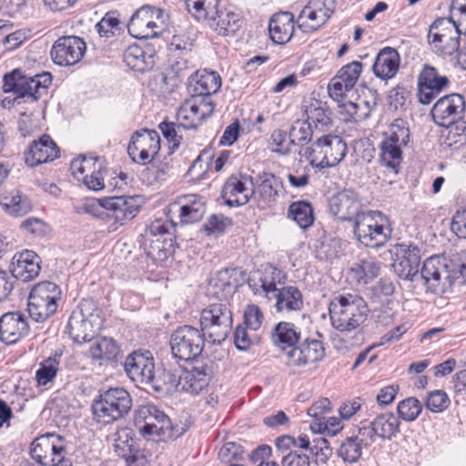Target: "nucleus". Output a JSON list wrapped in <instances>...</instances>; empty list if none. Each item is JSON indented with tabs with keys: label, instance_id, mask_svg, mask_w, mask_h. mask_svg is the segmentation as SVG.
Returning <instances> with one entry per match:
<instances>
[{
	"label": "nucleus",
	"instance_id": "obj_5",
	"mask_svg": "<svg viewBox=\"0 0 466 466\" xmlns=\"http://www.w3.org/2000/svg\"><path fill=\"white\" fill-rule=\"evenodd\" d=\"M353 233L365 247L378 248L391 238L392 228L387 216L380 211L370 210L355 218Z\"/></svg>",
	"mask_w": 466,
	"mask_h": 466
},
{
	"label": "nucleus",
	"instance_id": "obj_60",
	"mask_svg": "<svg viewBox=\"0 0 466 466\" xmlns=\"http://www.w3.org/2000/svg\"><path fill=\"white\" fill-rule=\"evenodd\" d=\"M159 128L165 138L169 143H172V149L178 148L182 140V135L180 134L181 129H183L182 125L179 122L177 124L173 122H162L159 124Z\"/></svg>",
	"mask_w": 466,
	"mask_h": 466
},
{
	"label": "nucleus",
	"instance_id": "obj_23",
	"mask_svg": "<svg viewBox=\"0 0 466 466\" xmlns=\"http://www.w3.org/2000/svg\"><path fill=\"white\" fill-rule=\"evenodd\" d=\"M329 210L341 221L355 220L361 210L362 205L359 194L351 189H344L332 196L329 200Z\"/></svg>",
	"mask_w": 466,
	"mask_h": 466
},
{
	"label": "nucleus",
	"instance_id": "obj_56",
	"mask_svg": "<svg viewBox=\"0 0 466 466\" xmlns=\"http://www.w3.org/2000/svg\"><path fill=\"white\" fill-rule=\"evenodd\" d=\"M308 121L311 120L321 127H328L331 124L330 112L325 104L320 101L312 102L307 108Z\"/></svg>",
	"mask_w": 466,
	"mask_h": 466
},
{
	"label": "nucleus",
	"instance_id": "obj_33",
	"mask_svg": "<svg viewBox=\"0 0 466 466\" xmlns=\"http://www.w3.org/2000/svg\"><path fill=\"white\" fill-rule=\"evenodd\" d=\"M272 41L279 45L289 42L294 34V16L289 12L274 15L268 25Z\"/></svg>",
	"mask_w": 466,
	"mask_h": 466
},
{
	"label": "nucleus",
	"instance_id": "obj_12",
	"mask_svg": "<svg viewBox=\"0 0 466 466\" xmlns=\"http://www.w3.org/2000/svg\"><path fill=\"white\" fill-rule=\"evenodd\" d=\"M30 454L43 466H73L66 457L65 440L60 435L46 433L36 438L31 444Z\"/></svg>",
	"mask_w": 466,
	"mask_h": 466
},
{
	"label": "nucleus",
	"instance_id": "obj_19",
	"mask_svg": "<svg viewBox=\"0 0 466 466\" xmlns=\"http://www.w3.org/2000/svg\"><path fill=\"white\" fill-rule=\"evenodd\" d=\"M104 160L100 157H81L71 162L73 176L82 180L91 190L103 189L104 185Z\"/></svg>",
	"mask_w": 466,
	"mask_h": 466
},
{
	"label": "nucleus",
	"instance_id": "obj_13",
	"mask_svg": "<svg viewBox=\"0 0 466 466\" xmlns=\"http://www.w3.org/2000/svg\"><path fill=\"white\" fill-rule=\"evenodd\" d=\"M461 29L453 20L440 17L430 26L428 42L435 53L450 56L459 51Z\"/></svg>",
	"mask_w": 466,
	"mask_h": 466
},
{
	"label": "nucleus",
	"instance_id": "obj_43",
	"mask_svg": "<svg viewBox=\"0 0 466 466\" xmlns=\"http://www.w3.org/2000/svg\"><path fill=\"white\" fill-rule=\"evenodd\" d=\"M89 354L93 360H111L119 353V347L112 338L99 337L91 339Z\"/></svg>",
	"mask_w": 466,
	"mask_h": 466
},
{
	"label": "nucleus",
	"instance_id": "obj_21",
	"mask_svg": "<svg viewBox=\"0 0 466 466\" xmlns=\"http://www.w3.org/2000/svg\"><path fill=\"white\" fill-rule=\"evenodd\" d=\"M86 46L78 36L67 35L59 37L53 45L50 55L53 61L62 66L77 64L84 56Z\"/></svg>",
	"mask_w": 466,
	"mask_h": 466
},
{
	"label": "nucleus",
	"instance_id": "obj_3",
	"mask_svg": "<svg viewBox=\"0 0 466 466\" xmlns=\"http://www.w3.org/2000/svg\"><path fill=\"white\" fill-rule=\"evenodd\" d=\"M3 81V91L12 93L14 97L4 98L2 105L4 107H11L15 104H21L22 100L37 101L46 92L51 83V75L47 73L32 76L25 75L20 69H15L5 75Z\"/></svg>",
	"mask_w": 466,
	"mask_h": 466
},
{
	"label": "nucleus",
	"instance_id": "obj_26",
	"mask_svg": "<svg viewBox=\"0 0 466 466\" xmlns=\"http://www.w3.org/2000/svg\"><path fill=\"white\" fill-rule=\"evenodd\" d=\"M221 86V78L215 71L198 70L187 79V91L191 96L210 98Z\"/></svg>",
	"mask_w": 466,
	"mask_h": 466
},
{
	"label": "nucleus",
	"instance_id": "obj_38",
	"mask_svg": "<svg viewBox=\"0 0 466 466\" xmlns=\"http://www.w3.org/2000/svg\"><path fill=\"white\" fill-rule=\"evenodd\" d=\"M209 377L204 366L181 370L179 390L198 394L208 385Z\"/></svg>",
	"mask_w": 466,
	"mask_h": 466
},
{
	"label": "nucleus",
	"instance_id": "obj_44",
	"mask_svg": "<svg viewBox=\"0 0 466 466\" xmlns=\"http://www.w3.org/2000/svg\"><path fill=\"white\" fill-rule=\"evenodd\" d=\"M410 129L407 123L400 118L395 119L383 133L382 141L396 145L403 149L410 141Z\"/></svg>",
	"mask_w": 466,
	"mask_h": 466
},
{
	"label": "nucleus",
	"instance_id": "obj_30",
	"mask_svg": "<svg viewBox=\"0 0 466 466\" xmlns=\"http://www.w3.org/2000/svg\"><path fill=\"white\" fill-rule=\"evenodd\" d=\"M154 367L152 358L137 352L129 354L124 364L125 371L133 381L147 385L152 380Z\"/></svg>",
	"mask_w": 466,
	"mask_h": 466
},
{
	"label": "nucleus",
	"instance_id": "obj_52",
	"mask_svg": "<svg viewBox=\"0 0 466 466\" xmlns=\"http://www.w3.org/2000/svg\"><path fill=\"white\" fill-rule=\"evenodd\" d=\"M309 451L313 457V462L317 465L326 464L332 455L329 441L322 436L313 438Z\"/></svg>",
	"mask_w": 466,
	"mask_h": 466
},
{
	"label": "nucleus",
	"instance_id": "obj_46",
	"mask_svg": "<svg viewBox=\"0 0 466 466\" xmlns=\"http://www.w3.org/2000/svg\"><path fill=\"white\" fill-rule=\"evenodd\" d=\"M289 218L293 219L301 228H309L314 222V212L308 201H296L289 207Z\"/></svg>",
	"mask_w": 466,
	"mask_h": 466
},
{
	"label": "nucleus",
	"instance_id": "obj_49",
	"mask_svg": "<svg viewBox=\"0 0 466 466\" xmlns=\"http://www.w3.org/2000/svg\"><path fill=\"white\" fill-rule=\"evenodd\" d=\"M313 130L311 124L308 120L297 119L289 128V137L290 143L294 146L307 147L306 145L311 141Z\"/></svg>",
	"mask_w": 466,
	"mask_h": 466
},
{
	"label": "nucleus",
	"instance_id": "obj_59",
	"mask_svg": "<svg viewBox=\"0 0 466 466\" xmlns=\"http://www.w3.org/2000/svg\"><path fill=\"white\" fill-rule=\"evenodd\" d=\"M339 113L344 115V121L359 122L368 118V111L361 110L359 103L351 101H344L339 105Z\"/></svg>",
	"mask_w": 466,
	"mask_h": 466
},
{
	"label": "nucleus",
	"instance_id": "obj_62",
	"mask_svg": "<svg viewBox=\"0 0 466 466\" xmlns=\"http://www.w3.org/2000/svg\"><path fill=\"white\" fill-rule=\"evenodd\" d=\"M286 274L277 268H270L269 276H265L261 279V288L266 292V294H269L270 292L275 293L279 289L277 288L278 284H283L286 280Z\"/></svg>",
	"mask_w": 466,
	"mask_h": 466
},
{
	"label": "nucleus",
	"instance_id": "obj_15",
	"mask_svg": "<svg viewBox=\"0 0 466 466\" xmlns=\"http://www.w3.org/2000/svg\"><path fill=\"white\" fill-rule=\"evenodd\" d=\"M205 336L196 328L185 325L171 335V352L176 359L188 361L198 358L203 351Z\"/></svg>",
	"mask_w": 466,
	"mask_h": 466
},
{
	"label": "nucleus",
	"instance_id": "obj_6",
	"mask_svg": "<svg viewBox=\"0 0 466 466\" xmlns=\"http://www.w3.org/2000/svg\"><path fill=\"white\" fill-rule=\"evenodd\" d=\"M347 151V145L340 137L327 135L309 146L301 147L299 155L308 160L311 167L325 168L338 165Z\"/></svg>",
	"mask_w": 466,
	"mask_h": 466
},
{
	"label": "nucleus",
	"instance_id": "obj_14",
	"mask_svg": "<svg viewBox=\"0 0 466 466\" xmlns=\"http://www.w3.org/2000/svg\"><path fill=\"white\" fill-rule=\"evenodd\" d=\"M165 19L160 8L142 6L131 16L127 25L129 34L137 39L153 38L165 30Z\"/></svg>",
	"mask_w": 466,
	"mask_h": 466
},
{
	"label": "nucleus",
	"instance_id": "obj_34",
	"mask_svg": "<svg viewBox=\"0 0 466 466\" xmlns=\"http://www.w3.org/2000/svg\"><path fill=\"white\" fill-rule=\"evenodd\" d=\"M180 373L181 370L177 369H168L164 366L157 370L154 368L152 380H148L147 385L157 392L170 393L179 390Z\"/></svg>",
	"mask_w": 466,
	"mask_h": 466
},
{
	"label": "nucleus",
	"instance_id": "obj_35",
	"mask_svg": "<svg viewBox=\"0 0 466 466\" xmlns=\"http://www.w3.org/2000/svg\"><path fill=\"white\" fill-rule=\"evenodd\" d=\"M144 249L148 258L155 263L166 261L175 251V239L173 236L161 238L145 237Z\"/></svg>",
	"mask_w": 466,
	"mask_h": 466
},
{
	"label": "nucleus",
	"instance_id": "obj_41",
	"mask_svg": "<svg viewBox=\"0 0 466 466\" xmlns=\"http://www.w3.org/2000/svg\"><path fill=\"white\" fill-rule=\"evenodd\" d=\"M206 212L203 198L198 195L185 197V203L180 208V219L182 223H195L200 220Z\"/></svg>",
	"mask_w": 466,
	"mask_h": 466
},
{
	"label": "nucleus",
	"instance_id": "obj_24",
	"mask_svg": "<svg viewBox=\"0 0 466 466\" xmlns=\"http://www.w3.org/2000/svg\"><path fill=\"white\" fill-rule=\"evenodd\" d=\"M449 83L448 77L440 76L436 68L425 66L418 79L417 96L420 103L430 104Z\"/></svg>",
	"mask_w": 466,
	"mask_h": 466
},
{
	"label": "nucleus",
	"instance_id": "obj_55",
	"mask_svg": "<svg viewBox=\"0 0 466 466\" xmlns=\"http://www.w3.org/2000/svg\"><path fill=\"white\" fill-rule=\"evenodd\" d=\"M286 131L282 129H275L270 135L269 148L271 152L280 156H288L291 153V147L294 146L290 143V138H288Z\"/></svg>",
	"mask_w": 466,
	"mask_h": 466
},
{
	"label": "nucleus",
	"instance_id": "obj_1",
	"mask_svg": "<svg viewBox=\"0 0 466 466\" xmlns=\"http://www.w3.org/2000/svg\"><path fill=\"white\" fill-rule=\"evenodd\" d=\"M273 343L284 351L285 364L293 374L301 373L304 369L321 360L325 349L320 340L306 338L302 342L301 332L294 323L281 321L271 332Z\"/></svg>",
	"mask_w": 466,
	"mask_h": 466
},
{
	"label": "nucleus",
	"instance_id": "obj_31",
	"mask_svg": "<svg viewBox=\"0 0 466 466\" xmlns=\"http://www.w3.org/2000/svg\"><path fill=\"white\" fill-rule=\"evenodd\" d=\"M400 56L393 47H384L378 53L372 65L374 75L382 79L393 78L400 69Z\"/></svg>",
	"mask_w": 466,
	"mask_h": 466
},
{
	"label": "nucleus",
	"instance_id": "obj_25",
	"mask_svg": "<svg viewBox=\"0 0 466 466\" xmlns=\"http://www.w3.org/2000/svg\"><path fill=\"white\" fill-rule=\"evenodd\" d=\"M41 259L32 250H24L14 255L10 271L14 278L27 282L38 276L41 269Z\"/></svg>",
	"mask_w": 466,
	"mask_h": 466
},
{
	"label": "nucleus",
	"instance_id": "obj_22",
	"mask_svg": "<svg viewBox=\"0 0 466 466\" xmlns=\"http://www.w3.org/2000/svg\"><path fill=\"white\" fill-rule=\"evenodd\" d=\"M255 194L253 178L246 174L231 175L224 184L221 197L229 207L247 204Z\"/></svg>",
	"mask_w": 466,
	"mask_h": 466
},
{
	"label": "nucleus",
	"instance_id": "obj_10",
	"mask_svg": "<svg viewBox=\"0 0 466 466\" xmlns=\"http://www.w3.org/2000/svg\"><path fill=\"white\" fill-rule=\"evenodd\" d=\"M60 299L61 289L56 284L51 281L37 283L28 297L30 318L36 322H44L56 311Z\"/></svg>",
	"mask_w": 466,
	"mask_h": 466
},
{
	"label": "nucleus",
	"instance_id": "obj_29",
	"mask_svg": "<svg viewBox=\"0 0 466 466\" xmlns=\"http://www.w3.org/2000/svg\"><path fill=\"white\" fill-rule=\"evenodd\" d=\"M28 324L20 312H8L0 319V339L6 344H13L28 332Z\"/></svg>",
	"mask_w": 466,
	"mask_h": 466
},
{
	"label": "nucleus",
	"instance_id": "obj_11",
	"mask_svg": "<svg viewBox=\"0 0 466 466\" xmlns=\"http://www.w3.org/2000/svg\"><path fill=\"white\" fill-rule=\"evenodd\" d=\"M201 333L213 344L222 343L232 328V313L224 303H213L201 311Z\"/></svg>",
	"mask_w": 466,
	"mask_h": 466
},
{
	"label": "nucleus",
	"instance_id": "obj_18",
	"mask_svg": "<svg viewBox=\"0 0 466 466\" xmlns=\"http://www.w3.org/2000/svg\"><path fill=\"white\" fill-rule=\"evenodd\" d=\"M160 149V137L157 131L143 129L137 131L131 137L127 153L133 161L150 163Z\"/></svg>",
	"mask_w": 466,
	"mask_h": 466
},
{
	"label": "nucleus",
	"instance_id": "obj_48",
	"mask_svg": "<svg viewBox=\"0 0 466 466\" xmlns=\"http://www.w3.org/2000/svg\"><path fill=\"white\" fill-rule=\"evenodd\" d=\"M234 269L224 268L218 271L208 282V290L217 297L220 293L230 292L236 288L235 279L232 278Z\"/></svg>",
	"mask_w": 466,
	"mask_h": 466
},
{
	"label": "nucleus",
	"instance_id": "obj_40",
	"mask_svg": "<svg viewBox=\"0 0 466 466\" xmlns=\"http://www.w3.org/2000/svg\"><path fill=\"white\" fill-rule=\"evenodd\" d=\"M350 270L358 283L367 284L379 276L380 266L375 258L368 257L358 259Z\"/></svg>",
	"mask_w": 466,
	"mask_h": 466
},
{
	"label": "nucleus",
	"instance_id": "obj_39",
	"mask_svg": "<svg viewBox=\"0 0 466 466\" xmlns=\"http://www.w3.org/2000/svg\"><path fill=\"white\" fill-rule=\"evenodd\" d=\"M0 205L8 215L13 217H22L32 210L29 198L17 190L2 193Z\"/></svg>",
	"mask_w": 466,
	"mask_h": 466
},
{
	"label": "nucleus",
	"instance_id": "obj_45",
	"mask_svg": "<svg viewBox=\"0 0 466 466\" xmlns=\"http://www.w3.org/2000/svg\"><path fill=\"white\" fill-rule=\"evenodd\" d=\"M403 149L396 145H389L382 141L380 144V162L393 174H398L402 162Z\"/></svg>",
	"mask_w": 466,
	"mask_h": 466
},
{
	"label": "nucleus",
	"instance_id": "obj_61",
	"mask_svg": "<svg viewBox=\"0 0 466 466\" xmlns=\"http://www.w3.org/2000/svg\"><path fill=\"white\" fill-rule=\"evenodd\" d=\"M362 71V64L359 61H353L343 67L338 73L346 86H354Z\"/></svg>",
	"mask_w": 466,
	"mask_h": 466
},
{
	"label": "nucleus",
	"instance_id": "obj_8",
	"mask_svg": "<svg viewBox=\"0 0 466 466\" xmlns=\"http://www.w3.org/2000/svg\"><path fill=\"white\" fill-rule=\"evenodd\" d=\"M102 325L100 310L92 299H83L73 310L67 323L68 333L77 343L91 341L95 329Z\"/></svg>",
	"mask_w": 466,
	"mask_h": 466
},
{
	"label": "nucleus",
	"instance_id": "obj_58",
	"mask_svg": "<svg viewBox=\"0 0 466 466\" xmlns=\"http://www.w3.org/2000/svg\"><path fill=\"white\" fill-rule=\"evenodd\" d=\"M450 403L447 393L442 390L429 392L425 401L426 408L435 413L445 410Z\"/></svg>",
	"mask_w": 466,
	"mask_h": 466
},
{
	"label": "nucleus",
	"instance_id": "obj_4",
	"mask_svg": "<svg viewBox=\"0 0 466 466\" xmlns=\"http://www.w3.org/2000/svg\"><path fill=\"white\" fill-rule=\"evenodd\" d=\"M332 327L341 332L359 329L370 312L365 299L357 294H345L334 298L329 307Z\"/></svg>",
	"mask_w": 466,
	"mask_h": 466
},
{
	"label": "nucleus",
	"instance_id": "obj_54",
	"mask_svg": "<svg viewBox=\"0 0 466 466\" xmlns=\"http://www.w3.org/2000/svg\"><path fill=\"white\" fill-rule=\"evenodd\" d=\"M187 8L198 20L205 19L208 15L216 14L214 7L219 0H185Z\"/></svg>",
	"mask_w": 466,
	"mask_h": 466
},
{
	"label": "nucleus",
	"instance_id": "obj_42",
	"mask_svg": "<svg viewBox=\"0 0 466 466\" xmlns=\"http://www.w3.org/2000/svg\"><path fill=\"white\" fill-rule=\"evenodd\" d=\"M399 417L392 412L378 415L372 421L377 437L382 440H391L400 431Z\"/></svg>",
	"mask_w": 466,
	"mask_h": 466
},
{
	"label": "nucleus",
	"instance_id": "obj_16",
	"mask_svg": "<svg viewBox=\"0 0 466 466\" xmlns=\"http://www.w3.org/2000/svg\"><path fill=\"white\" fill-rule=\"evenodd\" d=\"M335 9V0H309L297 18L298 27L303 33H312L327 23Z\"/></svg>",
	"mask_w": 466,
	"mask_h": 466
},
{
	"label": "nucleus",
	"instance_id": "obj_63",
	"mask_svg": "<svg viewBox=\"0 0 466 466\" xmlns=\"http://www.w3.org/2000/svg\"><path fill=\"white\" fill-rule=\"evenodd\" d=\"M450 12L449 19L453 20L466 34V0H452Z\"/></svg>",
	"mask_w": 466,
	"mask_h": 466
},
{
	"label": "nucleus",
	"instance_id": "obj_17",
	"mask_svg": "<svg viewBox=\"0 0 466 466\" xmlns=\"http://www.w3.org/2000/svg\"><path fill=\"white\" fill-rule=\"evenodd\" d=\"M214 111L211 99L205 96H191L184 101L177 113V120L183 129L197 128Z\"/></svg>",
	"mask_w": 466,
	"mask_h": 466
},
{
	"label": "nucleus",
	"instance_id": "obj_27",
	"mask_svg": "<svg viewBox=\"0 0 466 466\" xmlns=\"http://www.w3.org/2000/svg\"><path fill=\"white\" fill-rule=\"evenodd\" d=\"M99 204L105 209L111 211V217L120 224L133 219L139 208L137 200L134 197H107L99 199Z\"/></svg>",
	"mask_w": 466,
	"mask_h": 466
},
{
	"label": "nucleus",
	"instance_id": "obj_36",
	"mask_svg": "<svg viewBox=\"0 0 466 466\" xmlns=\"http://www.w3.org/2000/svg\"><path fill=\"white\" fill-rule=\"evenodd\" d=\"M278 312L300 311L304 306L301 291L295 286H284L273 293Z\"/></svg>",
	"mask_w": 466,
	"mask_h": 466
},
{
	"label": "nucleus",
	"instance_id": "obj_7",
	"mask_svg": "<svg viewBox=\"0 0 466 466\" xmlns=\"http://www.w3.org/2000/svg\"><path fill=\"white\" fill-rule=\"evenodd\" d=\"M132 404L129 392L124 388L116 387L100 393L92 404V410L98 422L108 424L127 415Z\"/></svg>",
	"mask_w": 466,
	"mask_h": 466
},
{
	"label": "nucleus",
	"instance_id": "obj_47",
	"mask_svg": "<svg viewBox=\"0 0 466 466\" xmlns=\"http://www.w3.org/2000/svg\"><path fill=\"white\" fill-rule=\"evenodd\" d=\"M124 61L131 69L145 72L152 66L150 56H146L145 51L138 46H128L124 53Z\"/></svg>",
	"mask_w": 466,
	"mask_h": 466
},
{
	"label": "nucleus",
	"instance_id": "obj_57",
	"mask_svg": "<svg viewBox=\"0 0 466 466\" xmlns=\"http://www.w3.org/2000/svg\"><path fill=\"white\" fill-rule=\"evenodd\" d=\"M443 127L448 130L446 139L449 141V146L466 143V117Z\"/></svg>",
	"mask_w": 466,
	"mask_h": 466
},
{
	"label": "nucleus",
	"instance_id": "obj_9",
	"mask_svg": "<svg viewBox=\"0 0 466 466\" xmlns=\"http://www.w3.org/2000/svg\"><path fill=\"white\" fill-rule=\"evenodd\" d=\"M135 426L144 437L159 440L174 439L180 433L175 431L169 418L155 405L140 406L135 412Z\"/></svg>",
	"mask_w": 466,
	"mask_h": 466
},
{
	"label": "nucleus",
	"instance_id": "obj_64",
	"mask_svg": "<svg viewBox=\"0 0 466 466\" xmlns=\"http://www.w3.org/2000/svg\"><path fill=\"white\" fill-rule=\"evenodd\" d=\"M281 466H309V457L297 451H289L287 454H278Z\"/></svg>",
	"mask_w": 466,
	"mask_h": 466
},
{
	"label": "nucleus",
	"instance_id": "obj_20",
	"mask_svg": "<svg viewBox=\"0 0 466 466\" xmlns=\"http://www.w3.org/2000/svg\"><path fill=\"white\" fill-rule=\"evenodd\" d=\"M431 115L434 123L438 126L451 125L454 121L465 118V99L457 93L446 95L434 104Z\"/></svg>",
	"mask_w": 466,
	"mask_h": 466
},
{
	"label": "nucleus",
	"instance_id": "obj_37",
	"mask_svg": "<svg viewBox=\"0 0 466 466\" xmlns=\"http://www.w3.org/2000/svg\"><path fill=\"white\" fill-rule=\"evenodd\" d=\"M261 182L255 187V196L263 208L275 202L279 193L283 189L282 182L273 174L264 173L260 176Z\"/></svg>",
	"mask_w": 466,
	"mask_h": 466
},
{
	"label": "nucleus",
	"instance_id": "obj_51",
	"mask_svg": "<svg viewBox=\"0 0 466 466\" xmlns=\"http://www.w3.org/2000/svg\"><path fill=\"white\" fill-rule=\"evenodd\" d=\"M362 449L363 446L354 437L350 436L341 441L337 454L343 461L354 463L361 457Z\"/></svg>",
	"mask_w": 466,
	"mask_h": 466
},
{
	"label": "nucleus",
	"instance_id": "obj_32",
	"mask_svg": "<svg viewBox=\"0 0 466 466\" xmlns=\"http://www.w3.org/2000/svg\"><path fill=\"white\" fill-rule=\"evenodd\" d=\"M214 11L216 14H210L200 21H206L210 28L222 35H233L238 30L240 19L238 14L226 9L222 10L218 5L214 7Z\"/></svg>",
	"mask_w": 466,
	"mask_h": 466
},
{
	"label": "nucleus",
	"instance_id": "obj_2",
	"mask_svg": "<svg viewBox=\"0 0 466 466\" xmlns=\"http://www.w3.org/2000/svg\"><path fill=\"white\" fill-rule=\"evenodd\" d=\"M420 250L416 246L410 245L403 249L402 257L393 264V268L400 278L420 282L425 286L427 292L443 293L445 279L450 278L444 260L439 257H431L424 261L420 272Z\"/></svg>",
	"mask_w": 466,
	"mask_h": 466
},
{
	"label": "nucleus",
	"instance_id": "obj_28",
	"mask_svg": "<svg viewBox=\"0 0 466 466\" xmlns=\"http://www.w3.org/2000/svg\"><path fill=\"white\" fill-rule=\"evenodd\" d=\"M58 155L59 148L56 144L49 136L44 135L30 144L25 152V163L30 167H35L55 160Z\"/></svg>",
	"mask_w": 466,
	"mask_h": 466
},
{
	"label": "nucleus",
	"instance_id": "obj_53",
	"mask_svg": "<svg viewBox=\"0 0 466 466\" xmlns=\"http://www.w3.org/2000/svg\"><path fill=\"white\" fill-rule=\"evenodd\" d=\"M398 417L405 421H414L422 411V405L414 397H409L400 401L397 406Z\"/></svg>",
	"mask_w": 466,
	"mask_h": 466
},
{
	"label": "nucleus",
	"instance_id": "obj_50",
	"mask_svg": "<svg viewBox=\"0 0 466 466\" xmlns=\"http://www.w3.org/2000/svg\"><path fill=\"white\" fill-rule=\"evenodd\" d=\"M60 358V354H56L40 363V367L35 373V379L39 385H46L56 376Z\"/></svg>",
	"mask_w": 466,
	"mask_h": 466
}]
</instances>
